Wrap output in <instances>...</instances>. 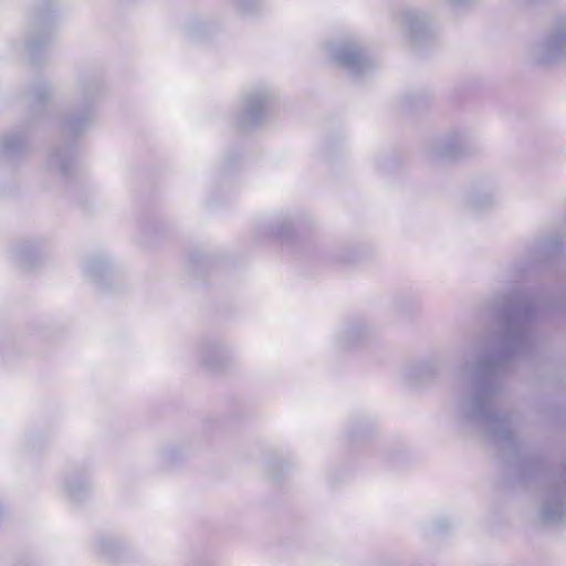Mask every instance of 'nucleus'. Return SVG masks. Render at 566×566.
Listing matches in <instances>:
<instances>
[{
    "mask_svg": "<svg viewBox=\"0 0 566 566\" xmlns=\"http://www.w3.org/2000/svg\"><path fill=\"white\" fill-rule=\"evenodd\" d=\"M534 308L526 292H512L500 308V333L470 346L455 369L461 387L455 402L459 424L486 437L505 457L518 454L521 443L513 430V417L500 408L497 390L490 380L509 359L530 347L528 327Z\"/></svg>",
    "mask_w": 566,
    "mask_h": 566,
    "instance_id": "1",
    "label": "nucleus"
},
{
    "mask_svg": "<svg viewBox=\"0 0 566 566\" xmlns=\"http://www.w3.org/2000/svg\"><path fill=\"white\" fill-rule=\"evenodd\" d=\"M528 59L541 66L566 61V12L556 14L546 31L531 44Z\"/></svg>",
    "mask_w": 566,
    "mask_h": 566,
    "instance_id": "2",
    "label": "nucleus"
},
{
    "mask_svg": "<svg viewBox=\"0 0 566 566\" xmlns=\"http://www.w3.org/2000/svg\"><path fill=\"white\" fill-rule=\"evenodd\" d=\"M96 96L95 87L81 88L74 104L61 119L60 126L64 136L77 138L93 125Z\"/></svg>",
    "mask_w": 566,
    "mask_h": 566,
    "instance_id": "3",
    "label": "nucleus"
},
{
    "mask_svg": "<svg viewBox=\"0 0 566 566\" xmlns=\"http://www.w3.org/2000/svg\"><path fill=\"white\" fill-rule=\"evenodd\" d=\"M326 50L332 61L346 69L354 76L365 75L375 67L374 61L354 39L329 43Z\"/></svg>",
    "mask_w": 566,
    "mask_h": 566,
    "instance_id": "4",
    "label": "nucleus"
},
{
    "mask_svg": "<svg viewBox=\"0 0 566 566\" xmlns=\"http://www.w3.org/2000/svg\"><path fill=\"white\" fill-rule=\"evenodd\" d=\"M274 96L268 88L250 91L243 98L241 109L237 115V125L241 130L258 127L265 118Z\"/></svg>",
    "mask_w": 566,
    "mask_h": 566,
    "instance_id": "5",
    "label": "nucleus"
},
{
    "mask_svg": "<svg viewBox=\"0 0 566 566\" xmlns=\"http://www.w3.org/2000/svg\"><path fill=\"white\" fill-rule=\"evenodd\" d=\"M475 150V139L469 132L452 130L432 146L431 156L437 160L459 159L473 154Z\"/></svg>",
    "mask_w": 566,
    "mask_h": 566,
    "instance_id": "6",
    "label": "nucleus"
},
{
    "mask_svg": "<svg viewBox=\"0 0 566 566\" xmlns=\"http://www.w3.org/2000/svg\"><path fill=\"white\" fill-rule=\"evenodd\" d=\"M497 190L499 187L494 180H478L464 193L462 205L472 213L488 211L499 202Z\"/></svg>",
    "mask_w": 566,
    "mask_h": 566,
    "instance_id": "7",
    "label": "nucleus"
},
{
    "mask_svg": "<svg viewBox=\"0 0 566 566\" xmlns=\"http://www.w3.org/2000/svg\"><path fill=\"white\" fill-rule=\"evenodd\" d=\"M78 168V160L73 147H57L49 155L46 169L64 179L75 176Z\"/></svg>",
    "mask_w": 566,
    "mask_h": 566,
    "instance_id": "8",
    "label": "nucleus"
},
{
    "mask_svg": "<svg viewBox=\"0 0 566 566\" xmlns=\"http://www.w3.org/2000/svg\"><path fill=\"white\" fill-rule=\"evenodd\" d=\"M199 360L205 368L219 370L231 361V355L222 343L210 340L200 346Z\"/></svg>",
    "mask_w": 566,
    "mask_h": 566,
    "instance_id": "9",
    "label": "nucleus"
},
{
    "mask_svg": "<svg viewBox=\"0 0 566 566\" xmlns=\"http://www.w3.org/2000/svg\"><path fill=\"white\" fill-rule=\"evenodd\" d=\"M53 18L51 13H39L35 20L34 29L30 32L25 49L32 57L49 41L51 34Z\"/></svg>",
    "mask_w": 566,
    "mask_h": 566,
    "instance_id": "10",
    "label": "nucleus"
},
{
    "mask_svg": "<svg viewBox=\"0 0 566 566\" xmlns=\"http://www.w3.org/2000/svg\"><path fill=\"white\" fill-rule=\"evenodd\" d=\"M541 517L547 525H556L566 518V506L559 491L547 494L541 510Z\"/></svg>",
    "mask_w": 566,
    "mask_h": 566,
    "instance_id": "11",
    "label": "nucleus"
},
{
    "mask_svg": "<svg viewBox=\"0 0 566 566\" xmlns=\"http://www.w3.org/2000/svg\"><path fill=\"white\" fill-rule=\"evenodd\" d=\"M42 243L38 239H30L14 245L12 253L24 269L33 268L42 254Z\"/></svg>",
    "mask_w": 566,
    "mask_h": 566,
    "instance_id": "12",
    "label": "nucleus"
},
{
    "mask_svg": "<svg viewBox=\"0 0 566 566\" xmlns=\"http://www.w3.org/2000/svg\"><path fill=\"white\" fill-rule=\"evenodd\" d=\"M439 370V363L433 359H423L409 363L405 367V378L409 381L416 382L419 380L433 377Z\"/></svg>",
    "mask_w": 566,
    "mask_h": 566,
    "instance_id": "13",
    "label": "nucleus"
},
{
    "mask_svg": "<svg viewBox=\"0 0 566 566\" xmlns=\"http://www.w3.org/2000/svg\"><path fill=\"white\" fill-rule=\"evenodd\" d=\"M29 149L25 135L9 133L0 137V154L6 158H14Z\"/></svg>",
    "mask_w": 566,
    "mask_h": 566,
    "instance_id": "14",
    "label": "nucleus"
},
{
    "mask_svg": "<svg viewBox=\"0 0 566 566\" xmlns=\"http://www.w3.org/2000/svg\"><path fill=\"white\" fill-rule=\"evenodd\" d=\"M84 270L86 277L95 283H101L111 276V265L104 255L88 256L84 262Z\"/></svg>",
    "mask_w": 566,
    "mask_h": 566,
    "instance_id": "15",
    "label": "nucleus"
},
{
    "mask_svg": "<svg viewBox=\"0 0 566 566\" xmlns=\"http://www.w3.org/2000/svg\"><path fill=\"white\" fill-rule=\"evenodd\" d=\"M412 41L420 42L430 35V20L423 12L412 11L406 17Z\"/></svg>",
    "mask_w": 566,
    "mask_h": 566,
    "instance_id": "16",
    "label": "nucleus"
},
{
    "mask_svg": "<svg viewBox=\"0 0 566 566\" xmlns=\"http://www.w3.org/2000/svg\"><path fill=\"white\" fill-rule=\"evenodd\" d=\"M65 491L71 500L78 502L88 495L91 484L84 475L75 474L66 480Z\"/></svg>",
    "mask_w": 566,
    "mask_h": 566,
    "instance_id": "17",
    "label": "nucleus"
},
{
    "mask_svg": "<svg viewBox=\"0 0 566 566\" xmlns=\"http://www.w3.org/2000/svg\"><path fill=\"white\" fill-rule=\"evenodd\" d=\"M366 329L361 323H353L346 326L338 335V342L343 347L357 344L365 335Z\"/></svg>",
    "mask_w": 566,
    "mask_h": 566,
    "instance_id": "18",
    "label": "nucleus"
},
{
    "mask_svg": "<svg viewBox=\"0 0 566 566\" xmlns=\"http://www.w3.org/2000/svg\"><path fill=\"white\" fill-rule=\"evenodd\" d=\"M563 242H564V237H562L560 234H554V235L545 239L541 243V250H543L545 253H547L549 255L555 254V253L559 252V250L563 245Z\"/></svg>",
    "mask_w": 566,
    "mask_h": 566,
    "instance_id": "19",
    "label": "nucleus"
},
{
    "mask_svg": "<svg viewBox=\"0 0 566 566\" xmlns=\"http://www.w3.org/2000/svg\"><path fill=\"white\" fill-rule=\"evenodd\" d=\"M119 545L116 539L106 537L99 541V552L109 559H115Z\"/></svg>",
    "mask_w": 566,
    "mask_h": 566,
    "instance_id": "20",
    "label": "nucleus"
},
{
    "mask_svg": "<svg viewBox=\"0 0 566 566\" xmlns=\"http://www.w3.org/2000/svg\"><path fill=\"white\" fill-rule=\"evenodd\" d=\"M51 97V90L48 85H40L31 93V99L34 104H42Z\"/></svg>",
    "mask_w": 566,
    "mask_h": 566,
    "instance_id": "21",
    "label": "nucleus"
},
{
    "mask_svg": "<svg viewBox=\"0 0 566 566\" xmlns=\"http://www.w3.org/2000/svg\"><path fill=\"white\" fill-rule=\"evenodd\" d=\"M237 6L244 12H250L259 8L261 0H235Z\"/></svg>",
    "mask_w": 566,
    "mask_h": 566,
    "instance_id": "22",
    "label": "nucleus"
},
{
    "mask_svg": "<svg viewBox=\"0 0 566 566\" xmlns=\"http://www.w3.org/2000/svg\"><path fill=\"white\" fill-rule=\"evenodd\" d=\"M289 228H290V224L284 223L283 226H281L280 228H277L275 230V234L276 235H285L289 231Z\"/></svg>",
    "mask_w": 566,
    "mask_h": 566,
    "instance_id": "23",
    "label": "nucleus"
},
{
    "mask_svg": "<svg viewBox=\"0 0 566 566\" xmlns=\"http://www.w3.org/2000/svg\"><path fill=\"white\" fill-rule=\"evenodd\" d=\"M454 6H469L474 3L476 0H450Z\"/></svg>",
    "mask_w": 566,
    "mask_h": 566,
    "instance_id": "24",
    "label": "nucleus"
},
{
    "mask_svg": "<svg viewBox=\"0 0 566 566\" xmlns=\"http://www.w3.org/2000/svg\"><path fill=\"white\" fill-rule=\"evenodd\" d=\"M266 468H268V471H269V473L271 474V476H272L273 479H275V480H276V479H279V476H277V475H276V473L274 472V463H273V462H269V463L266 464Z\"/></svg>",
    "mask_w": 566,
    "mask_h": 566,
    "instance_id": "25",
    "label": "nucleus"
}]
</instances>
